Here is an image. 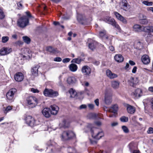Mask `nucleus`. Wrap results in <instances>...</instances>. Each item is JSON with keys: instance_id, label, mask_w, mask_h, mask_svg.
<instances>
[{"instance_id": "1", "label": "nucleus", "mask_w": 153, "mask_h": 153, "mask_svg": "<svg viewBox=\"0 0 153 153\" xmlns=\"http://www.w3.org/2000/svg\"><path fill=\"white\" fill-rule=\"evenodd\" d=\"M92 127V125L91 124H89L87 126L88 128L90 129L91 133L92 136L93 138L98 140L103 136L104 134L102 130L96 128L93 130Z\"/></svg>"}, {"instance_id": "2", "label": "nucleus", "mask_w": 153, "mask_h": 153, "mask_svg": "<svg viewBox=\"0 0 153 153\" xmlns=\"http://www.w3.org/2000/svg\"><path fill=\"white\" fill-rule=\"evenodd\" d=\"M29 19L26 16H23L19 19L17 22L18 25L19 27L24 28L28 25Z\"/></svg>"}, {"instance_id": "3", "label": "nucleus", "mask_w": 153, "mask_h": 153, "mask_svg": "<svg viewBox=\"0 0 153 153\" xmlns=\"http://www.w3.org/2000/svg\"><path fill=\"white\" fill-rule=\"evenodd\" d=\"M75 136L74 133L71 131H64L62 135V140H69Z\"/></svg>"}, {"instance_id": "4", "label": "nucleus", "mask_w": 153, "mask_h": 153, "mask_svg": "<svg viewBox=\"0 0 153 153\" xmlns=\"http://www.w3.org/2000/svg\"><path fill=\"white\" fill-rule=\"evenodd\" d=\"M27 101L29 107L33 108L35 107L38 103L37 99L34 97H29L27 99Z\"/></svg>"}, {"instance_id": "5", "label": "nucleus", "mask_w": 153, "mask_h": 153, "mask_svg": "<svg viewBox=\"0 0 153 153\" xmlns=\"http://www.w3.org/2000/svg\"><path fill=\"white\" fill-rule=\"evenodd\" d=\"M43 94L45 96L55 97L58 95V93L57 91H54L51 89L46 88L43 92Z\"/></svg>"}, {"instance_id": "6", "label": "nucleus", "mask_w": 153, "mask_h": 153, "mask_svg": "<svg viewBox=\"0 0 153 153\" xmlns=\"http://www.w3.org/2000/svg\"><path fill=\"white\" fill-rule=\"evenodd\" d=\"M16 91V89L13 88L10 89L7 93V98L9 102H11L13 101L14 95Z\"/></svg>"}, {"instance_id": "7", "label": "nucleus", "mask_w": 153, "mask_h": 153, "mask_svg": "<svg viewBox=\"0 0 153 153\" xmlns=\"http://www.w3.org/2000/svg\"><path fill=\"white\" fill-rule=\"evenodd\" d=\"M104 101L105 104L107 105L110 104L112 102L111 95L108 93L107 89L105 91Z\"/></svg>"}, {"instance_id": "8", "label": "nucleus", "mask_w": 153, "mask_h": 153, "mask_svg": "<svg viewBox=\"0 0 153 153\" xmlns=\"http://www.w3.org/2000/svg\"><path fill=\"white\" fill-rule=\"evenodd\" d=\"M25 120L26 123L31 127L36 125L35 120L31 116H27L26 117Z\"/></svg>"}, {"instance_id": "9", "label": "nucleus", "mask_w": 153, "mask_h": 153, "mask_svg": "<svg viewBox=\"0 0 153 153\" xmlns=\"http://www.w3.org/2000/svg\"><path fill=\"white\" fill-rule=\"evenodd\" d=\"M87 44H88L89 48L91 50H93L96 48L97 42L93 39H89L88 40Z\"/></svg>"}, {"instance_id": "10", "label": "nucleus", "mask_w": 153, "mask_h": 153, "mask_svg": "<svg viewBox=\"0 0 153 153\" xmlns=\"http://www.w3.org/2000/svg\"><path fill=\"white\" fill-rule=\"evenodd\" d=\"M123 104L126 108L127 111L128 113L133 114L136 111L135 107L126 103H123Z\"/></svg>"}, {"instance_id": "11", "label": "nucleus", "mask_w": 153, "mask_h": 153, "mask_svg": "<svg viewBox=\"0 0 153 153\" xmlns=\"http://www.w3.org/2000/svg\"><path fill=\"white\" fill-rule=\"evenodd\" d=\"M81 71L85 75L89 76L91 73V68L88 66L85 65L82 67Z\"/></svg>"}, {"instance_id": "12", "label": "nucleus", "mask_w": 153, "mask_h": 153, "mask_svg": "<svg viewBox=\"0 0 153 153\" xmlns=\"http://www.w3.org/2000/svg\"><path fill=\"white\" fill-rule=\"evenodd\" d=\"M138 82V80L137 78L131 77L128 80V84L131 86L134 87Z\"/></svg>"}, {"instance_id": "13", "label": "nucleus", "mask_w": 153, "mask_h": 153, "mask_svg": "<svg viewBox=\"0 0 153 153\" xmlns=\"http://www.w3.org/2000/svg\"><path fill=\"white\" fill-rule=\"evenodd\" d=\"M14 78L15 79L17 82H21L24 79L23 74L21 72L17 73L15 75Z\"/></svg>"}, {"instance_id": "14", "label": "nucleus", "mask_w": 153, "mask_h": 153, "mask_svg": "<svg viewBox=\"0 0 153 153\" xmlns=\"http://www.w3.org/2000/svg\"><path fill=\"white\" fill-rule=\"evenodd\" d=\"M12 51L11 48H3L0 50V54L1 55H5L9 53Z\"/></svg>"}, {"instance_id": "15", "label": "nucleus", "mask_w": 153, "mask_h": 153, "mask_svg": "<svg viewBox=\"0 0 153 153\" xmlns=\"http://www.w3.org/2000/svg\"><path fill=\"white\" fill-rule=\"evenodd\" d=\"M114 14L118 20H120L124 24H126L127 23V21L126 19L118 13L117 12H115Z\"/></svg>"}, {"instance_id": "16", "label": "nucleus", "mask_w": 153, "mask_h": 153, "mask_svg": "<svg viewBox=\"0 0 153 153\" xmlns=\"http://www.w3.org/2000/svg\"><path fill=\"white\" fill-rule=\"evenodd\" d=\"M40 67L39 65H35L32 68L31 70L32 74L34 76H37L38 75V69Z\"/></svg>"}, {"instance_id": "17", "label": "nucleus", "mask_w": 153, "mask_h": 153, "mask_svg": "<svg viewBox=\"0 0 153 153\" xmlns=\"http://www.w3.org/2000/svg\"><path fill=\"white\" fill-rule=\"evenodd\" d=\"M51 114L54 115H56L59 110V108L55 105H51Z\"/></svg>"}, {"instance_id": "18", "label": "nucleus", "mask_w": 153, "mask_h": 153, "mask_svg": "<svg viewBox=\"0 0 153 153\" xmlns=\"http://www.w3.org/2000/svg\"><path fill=\"white\" fill-rule=\"evenodd\" d=\"M145 26H141L139 25H135L133 26L134 30L135 32L144 31Z\"/></svg>"}, {"instance_id": "19", "label": "nucleus", "mask_w": 153, "mask_h": 153, "mask_svg": "<svg viewBox=\"0 0 153 153\" xmlns=\"http://www.w3.org/2000/svg\"><path fill=\"white\" fill-rule=\"evenodd\" d=\"M106 73L108 77L111 79H114L117 76L116 74L112 73L111 71L109 70H107L106 71Z\"/></svg>"}, {"instance_id": "20", "label": "nucleus", "mask_w": 153, "mask_h": 153, "mask_svg": "<svg viewBox=\"0 0 153 153\" xmlns=\"http://www.w3.org/2000/svg\"><path fill=\"white\" fill-rule=\"evenodd\" d=\"M141 60L142 62L144 64H148L150 62V59L148 56L147 55H144L141 58Z\"/></svg>"}, {"instance_id": "21", "label": "nucleus", "mask_w": 153, "mask_h": 153, "mask_svg": "<svg viewBox=\"0 0 153 153\" xmlns=\"http://www.w3.org/2000/svg\"><path fill=\"white\" fill-rule=\"evenodd\" d=\"M50 109L48 108H44L42 111V113L43 115L46 118H49L50 117L51 114L50 113Z\"/></svg>"}, {"instance_id": "22", "label": "nucleus", "mask_w": 153, "mask_h": 153, "mask_svg": "<svg viewBox=\"0 0 153 153\" xmlns=\"http://www.w3.org/2000/svg\"><path fill=\"white\" fill-rule=\"evenodd\" d=\"M77 20L81 24L83 25L85 20V16L81 14H79L77 15Z\"/></svg>"}, {"instance_id": "23", "label": "nucleus", "mask_w": 153, "mask_h": 153, "mask_svg": "<svg viewBox=\"0 0 153 153\" xmlns=\"http://www.w3.org/2000/svg\"><path fill=\"white\" fill-rule=\"evenodd\" d=\"M114 59L117 62H121L123 61L124 58L120 54H116L114 57Z\"/></svg>"}, {"instance_id": "24", "label": "nucleus", "mask_w": 153, "mask_h": 153, "mask_svg": "<svg viewBox=\"0 0 153 153\" xmlns=\"http://www.w3.org/2000/svg\"><path fill=\"white\" fill-rule=\"evenodd\" d=\"M67 81L68 84H72L76 82V79L74 77L70 76L68 78Z\"/></svg>"}, {"instance_id": "25", "label": "nucleus", "mask_w": 153, "mask_h": 153, "mask_svg": "<svg viewBox=\"0 0 153 153\" xmlns=\"http://www.w3.org/2000/svg\"><path fill=\"white\" fill-rule=\"evenodd\" d=\"M122 8L124 10L126 11L128 9V3L126 0H122L121 2Z\"/></svg>"}, {"instance_id": "26", "label": "nucleus", "mask_w": 153, "mask_h": 153, "mask_svg": "<svg viewBox=\"0 0 153 153\" xmlns=\"http://www.w3.org/2000/svg\"><path fill=\"white\" fill-rule=\"evenodd\" d=\"M46 50L47 51L52 53H55L58 52L57 48H54L51 46L47 47Z\"/></svg>"}, {"instance_id": "27", "label": "nucleus", "mask_w": 153, "mask_h": 153, "mask_svg": "<svg viewBox=\"0 0 153 153\" xmlns=\"http://www.w3.org/2000/svg\"><path fill=\"white\" fill-rule=\"evenodd\" d=\"M100 36L104 39H107L108 36L106 34V31L105 30H102L100 32Z\"/></svg>"}, {"instance_id": "28", "label": "nucleus", "mask_w": 153, "mask_h": 153, "mask_svg": "<svg viewBox=\"0 0 153 153\" xmlns=\"http://www.w3.org/2000/svg\"><path fill=\"white\" fill-rule=\"evenodd\" d=\"M118 106L117 105H115L111 107L108 110L110 112H112L114 114L116 113L118 110Z\"/></svg>"}, {"instance_id": "29", "label": "nucleus", "mask_w": 153, "mask_h": 153, "mask_svg": "<svg viewBox=\"0 0 153 153\" xmlns=\"http://www.w3.org/2000/svg\"><path fill=\"white\" fill-rule=\"evenodd\" d=\"M105 21L107 23L111 24V25H113L114 23L115 22V20L109 17H107L105 19Z\"/></svg>"}, {"instance_id": "30", "label": "nucleus", "mask_w": 153, "mask_h": 153, "mask_svg": "<svg viewBox=\"0 0 153 153\" xmlns=\"http://www.w3.org/2000/svg\"><path fill=\"white\" fill-rule=\"evenodd\" d=\"M143 30L144 32L149 33L150 32H153V26H145Z\"/></svg>"}, {"instance_id": "31", "label": "nucleus", "mask_w": 153, "mask_h": 153, "mask_svg": "<svg viewBox=\"0 0 153 153\" xmlns=\"http://www.w3.org/2000/svg\"><path fill=\"white\" fill-rule=\"evenodd\" d=\"M134 94L136 97H140L142 95V91L140 89L137 88L134 91Z\"/></svg>"}, {"instance_id": "32", "label": "nucleus", "mask_w": 153, "mask_h": 153, "mask_svg": "<svg viewBox=\"0 0 153 153\" xmlns=\"http://www.w3.org/2000/svg\"><path fill=\"white\" fill-rule=\"evenodd\" d=\"M60 125L61 127L65 128L68 127L69 126V124L65 120H64L62 123L60 124Z\"/></svg>"}, {"instance_id": "33", "label": "nucleus", "mask_w": 153, "mask_h": 153, "mask_svg": "<svg viewBox=\"0 0 153 153\" xmlns=\"http://www.w3.org/2000/svg\"><path fill=\"white\" fill-rule=\"evenodd\" d=\"M69 68L71 71L74 72L77 70V67L76 64H71L69 66Z\"/></svg>"}, {"instance_id": "34", "label": "nucleus", "mask_w": 153, "mask_h": 153, "mask_svg": "<svg viewBox=\"0 0 153 153\" xmlns=\"http://www.w3.org/2000/svg\"><path fill=\"white\" fill-rule=\"evenodd\" d=\"M119 83L116 81H112L111 82L112 87L114 89L117 88L119 86Z\"/></svg>"}, {"instance_id": "35", "label": "nucleus", "mask_w": 153, "mask_h": 153, "mask_svg": "<svg viewBox=\"0 0 153 153\" xmlns=\"http://www.w3.org/2000/svg\"><path fill=\"white\" fill-rule=\"evenodd\" d=\"M136 48L138 50H141L143 48V44L141 42H139L137 43L135 45Z\"/></svg>"}, {"instance_id": "36", "label": "nucleus", "mask_w": 153, "mask_h": 153, "mask_svg": "<svg viewBox=\"0 0 153 153\" xmlns=\"http://www.w3.org/2000/svg\"><path fill=\"white\" fill-rule=\"evenodd\" d=\"M22 39L24 42L27 44H29L30 42V39L27 36H24L22 37Z\"/></svg>"}, {"instance_id": "37", "label": "nucleus", "mask_w": 153, "mask_h": 153, "mask_svg": "<svg viewBox=\"0 0 153 153\" xmlns=\"http://www.w3.org/2000/svg\"><path fill=\"white\" fill-rule=\"evenodd\" d=\"M83 61L80 57H79L77 58L74 59L72 60V62L77 64H79Z\"/></svg>"}, {"instance_id": "38", "label": "nucleus", "mask_w": 153, "mask_h": 153, "mask_svg": "<svg viewBox=\"0 0 153 153\" xmlns=\"http://www.w3.org/2000/svg\"><path fill=\"white\" fill-rule=\"evenodd\" d=\"M69 92L71 95V97H75L77 95L76 92L73 89H71L70 90Z\"/></svg>"}, {"instance_id": "39", "label": "nucleus", "mask_w": 153, "mask_h": 153, "mask_svg": "<svg viewBox=\"0 0 153 153\" xmlns=\"http://www.w3.org/2000/svg\"><path fill=\"white\" fill-rule=\"evenodd\" d=\"M22 1H21L20 2H19L17 3V9L18 10H21L22 9L24 8V6H23L22 4Z\"/></svg>"}, {"instance_id": "40", "label": "nucleus", "mask_w": 153, "mask_h": 153, "mask_svg": "<svg viewBox=\"0 0 153 153\" xmlns=\"http://www.w3.org/2000/svg\"><path fill=\"white\" fill-rule=\"evenodd\" d=\"M5 16L2 8H0V19H3Z\"/></svg>"}, {"instance_id": "41", "label": "nucleus", "mask_w": 153, "mask_h": 153, "mask_svg": "<svg viewBox=\"0 0 153 153\" xmlns=\"http://www.w3.org/2000/svg\"><path fill=\"white\" fill-rule=\"evenodd\" d=\"M146 39L148 41L153 40V36L151 33H149L146 37Z\"/></svg>"}, {"instance_id": "42", "label": "nucleus", "mask_w": 153, "mask_h": 153, "mask_svg": "<svg viewBox=\"0 0 153 153\" xmlns=\"http://www.w3.org/2000/svg\"><path fill=\"white\" fill-rule=\"evenodd\" d=\"M120 121L123 122H126L128 121V118L127 117L123 116L120 118Z\"/></svg>"}, {"instance_id": "43", "label": "nucleus", "mask_w": 153, "mask_h": 153, "mask_svg": "<svg viewBox=\"0 0 153 153\" xmlns=\"http://www.w3.org/2000/svg\"><path fill=\"white\" fill-rule=\"evenodd\" d=\"M140 23L143 25H147L148 23V21L147 19L140 20Z\"/></svg>"}, {"instance_id": "44", "label": "nucleus", "mask_w": 153, "mask_h": 153, "mask_svg": "<svg viewBox=\"0 0 153 153\" xmlns=\"http://www.w3.org/2000/svg\"><path fill=\"white\" fill-rule=\"evenodd\" d=\"M9 38L7 36H3L2 38V42L3 43L7 42L9 40Z\"/></svg>"}, {"instance_id": "45", "label": "nucleus", "mask_w": 153, "mask_h": 153, "mask_svg": "<svg viewBox=\"0 0 153 153\" xmlns=\"http://www.w3.org/2000/svg\"><path fill=\"white\" fill-rule=\"evenodd\" d=\"M142 3L147 6H152L153 4V2L152 1L149 2L148 1H144Z\"/></svg>"}, {"instance_id": "46", "label": "nucleus", "mask_w": 153, "mask_h": 153, "mask_svg": "<svg viewBox=\"0 0 153 153\" xmlns=\"http://www.w3.org/2000/svg\"><path fill=\"white\" fill-rule=\"evenodd\" d=\"M113 26L116 28L119 31L121 30L120 28L119 25L117 24L116 22L114 23L113 25H112Z\"/></svg>"}, {"instance_id": "47", "label": "nucleus", "mask_w": 153, "mask_h": 153, "mask_svg": "<svg viewBox=\"0 0 153 153\" xmlns=\"http://www.w3.org/2000/svg\"><path fill=\"white\" fill-rule=\"evenodd\" d=\"M122 128L123 131L125 133H128L129 132V130L128 128L126 126H122Z\"/></svg>"}, {"instance_id": "48", "label": "nucleus", "mask_w": 153, "mask_h": 153, "mask_svg": "<svg viewBox=\"0 0 153 153\" xmlns=\"http://www.w3.org/2000/svg\"><path fill=\"white\" fill-rule=\"evenodd\" d=\"M57 85L59 86L62 88L64 87V85L62 81L60 79H59V81L57 83Z\"/></svg>"}, {"instance_id": "49", "label": "nucleus", "mask_w": 153, "mask_h": 153, "mask_svg": "<svg viewBox=\"0 0 153 153\" xmlns=\"http://www.w3.org/2000/svg\"><path fill=\"white\" fill-rule=\"evenodd\" d=\"M12 109V108L10 106H8L7 107L4 111V113L6 114L9 111Z\"/></svg>"}, {"instance_id": "50", "label": "nucleus", "mask_w": 153, "mask_h": 153, "mask_svg": "<svg viewBox=\"0 0 153 153\" xmlns=\"http://www.w3.org/2000/svg\"><path fill=\"white\" fill-rule=\"evenodd\" d=\"M140 20L143 19H146V16L142 14H140L139 15Z\"/></svg>"}, {"instance_id": "51", "label": "nucleus", "mask_w": 153, "mask_h": 153, "mask_svg": "<svg viewBox=\"0 0 153 153\" xmlns=\"http://www.w3.org/2000/svg\"><path fill=\"white\" fill-rule=\"evenodd\" d=\"M134 144L133 143H131L128 145L129 148L131 151L133 149Z\"/></svg>"}, {"instance_id": "52", "label": "nucleus", "mask_w": 153, "mask_h": 153, "mask_svg": "<svg viewBox=\"0 0 153 153\" xmlns=\"http://www.w3.org/2000/svg\"><path fill=\"white\" fill-rule=\"evenodd\" d=\"M147 132L148 134L153 133V128L152 127L149 128Z\"/></svg>"}, {"instance_id": "53", "label": "nucleus", "mask_w": 153, "mask_h": 153, "mask_svg": "<svg viewBox=\"0 0 153 153\" xmlns=\"http://www.w3.org/2000/svg\"><path fill=\"white\" fill-rule=\"evenodd\" d=\"M62 59L59 57H57L55 58L54 59V61L56 62H60L61 61Z\"/></svg>"}, {"instance_id": "54", "label": "nucleus", "mask_w": 153, "mask_h": 153, "mask_svg": "<svg viewBox=\"0 0 153 153\" xmlns=\"http://www.w3.org/2000/svg\"><path fill=\"white\" fill-rule=\"evenodd\" d=\"M31 91L33 93H38L39 92V91L36 89H34V88H32L31 89Z\"/></svg>"}, {"instance_id": "55", "label": "nucleus", "mask_w": 153, "mask_h": 153, "mask_svg": "<svg viewBox=\"0 0 153 153\" xmlns=\"http://www.w3.org/2000/svg\"><path fill=\"white\" fill-rule=\"evenodd\" d=\"M70 61V59L68 58H66L62 60V62L64 63H67L69 62Z\"/></svg>"}, {"instance_id": "56", "label": "nucleus", "mask_w": 153, "mask_h": 153, "mask_svg": "<svg viewBox=\"0 0 153 153\" xmlns=\"http://www.w3.org/2000/svg\"><path fill=\"white\" fill-rule=\"evenodd\" d=\"M88 106L90 109H92L94 108V105L93 104H90L88 105Z\"/></svg>"}, {"instance_id": "57", "label": "nucleus", "mask_w": 153, "mask_h": 153, "mask_svg": "<svg viewBox=\"0 0 153 153\" xmlns=\"http://www.w3.org/2000/svg\"><path fill=\"white\" fill-rule=\"evenodd\" d=\"M87 106L85 105H82L79 107L80 109H84L86 108Z\"/></svg>"}, {"instance_id": "58", "label": "nucleus", "mask_w": 153, "mask_h": 153, "mask_svg": "<svg viewBox=\"0 0 153 153\" xmlns=\"http://www.w3.org/2000/svg\"><path fill=\"white\" fill-rule=\"evenodd\" d=\"M91 115L92 118L93 119L96 118L97 117V114H91Z\"/></svg>"}, {"instance_id": "59", "label": "nucleus", "mask_w": 153, "mask_h": 153, "mask_svg": "<svg viewBox=\"0 0 153 153\" xmlns=\"http://www.w3.org/2000/svg\"><path fill=\"white\" fill-rule=\"evenodd\" d=\"M137 69V67L136 66L134 67L132 71V73H135L136 72Z\"/></svg>"}, {"instance_id": "60", "label": "nucleus", "mask_w": 153, "mask_h": 153, "mask_svg": "<svg viewBox=\"0 0 153 153\" xmlns=\"http://www.w3.org/2000/svg\"><path fill=\"white\" fill-rule=\"evenodd\" d=\"M109 49L112 51H114L115 49L114 46L112 45L110 46L109 48Z\"/></svg>"}, {"instance_id": "61", "label": "nucleus", "mask_w": 153, "mask_h": 153, "mask_svg": "<svg viewBox=\"0 0 153 153\" xmlns=\"http://www.w3.org/2000/svg\"><path fill=\"white\" fill-rule=\"evenodd\" d=\"M26 14L29 17H33L31 15L29 11H27L25 12Z\"/></svg>"}, {"instance_id": "62", "label": "nucleus", "mask_w": 153, "mask_h": 153, "mask_svg": "<svg viewBox=\"0 0 153 153\" xmlns=\"http://www.w3.org/2000/svg\"><path fill=\"white\" fill-rule=\"evenodd\" d=\"M94 102L97 106L99 105V100L98 99H97L94 101Z\"/></svg>"}, {"instance_id": "63", "label": "nucleus", "mask_w": 153, "mask_h": 153, "mask_svg": "<svg viewBox=\"0 0 153 153\" xmlns=\"http://www.w3.org/2000/svg\"><path fill=\"white\" fill-rule=\"evenodd\" d=\"M129 63L131 65H135V63L131 60H130Z\"/></svg>"}, {"instance_id": "64", "label": "nucleus", "mask_w": 153, "mask_h": 153, "mask_svg": "<svg viewBox=\"0 0 153 153\" xmlns=\"http://www.w3.org/2000/svg\"><path fill=\"white\" fill-rule=\"evenodd\" d=\"M23 58L25 59H27L30 58V55H28L27 56H26L23 55Z\"/></svg>"}]
</instances>
